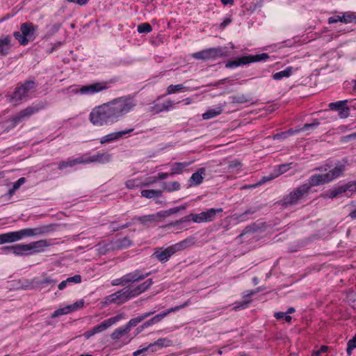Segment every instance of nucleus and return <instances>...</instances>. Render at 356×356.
I'll use <instances>...</instances> for the list:
<instances>
[{
    "instance_id": "57",
    "label": "nucleus",
    "mask_w": 356,
    "mask_h": 356,
    "mask_svg": "<svg viewBox=\"0 0 356 356\" xmlns=\"http://www.w3.org/2000/svg\"><path fill=\"white\" fill-rule=\"evenodd\" d=\"M180 189V184L178 181H172L170 184L168 192H172Z\"/></svg>"
},
{
    "instance_id": "48",
    "label": "nucleus",
    "mask_w": 356,
    "mask_h": 356,
    "mask_svg": "<svg viewBox=\"0 0 356 356\" xmlns=\"http://www.w3.org/2000/svg\"><path fill=\"white\" fill-rule=\"evenodd\" d=\"M192 220V214L191 215H188V216H186L178 220H176L173 222L171 223V225L172 226H178L181 223H184V222H189Z\"/></svg>"
},
{
    "instance_id": "2",
    "label": "nucleus",
    "mask_w": 356,
    "mask_h": 356,
    "mask_svg": "<svg viewBox=\"0 0 356 356\" xmlns=\"http://www.w3.org/2000/svg\"><path fill=\"white\" fill-rule=\"evenodd\" d=\"M136 103L130 96L114 99L94 108L89 115L90 122L97 127L117 122L125 114L132 111Z\"/></svg>"
},
{
    "instance_id": "34",
    "label": "nucleus",
    "mask_w": 356,
    "mask_h": 356,
    "mask_svg": "<svg viewBox=\"0 0 356 356\" xmlns=\"http://www.w3.org/2000/svg\"><path fill=\"white\" fill-rule=\"evenodd\" d=\"M192 163H193V161L184 162V163H180V162L175 163L172 166V172L171 173V175H175L176 173H177V174L181 173L183 168L190 165Z\"/></svg>"
},
{
    "instance_id": "64",
    "label": "nucleus",
    "mask_w": 356,
    "mask_h": 356,
    "mask_svg": "<svg viewBox=\"0 0 356 356\" xmlns=\"http://www.w3.org/2000/svg\"><path fill=\"white\" fill-rule=\"evenodd\" d=\"M347 346H349V348H356V334L348 341Z\"/></svg>"
},
{
    "instance_id": "26",
    "label": "nucleus",
    "mask_w": 356,
    "mask_h": 356,
    "mask_svg": "<svg viewBox=\"0 0 356 356\" xmlns=\"http://www.w3.org/2000/svg\"><path fill=\"white\" fill-rule=\"evenodd\" d=\"M174 102L170 100L165 101L162 104H155L152 107V110L155 113H159L165 111H169L172 107Z\"/></svg>"
},
{
    "instance_id": "21",
    "label": "nucleus",
    "mask_w": 356,
    "mask_h": 356,
    "mask_svg": "<svg viewBox=\"0 0 356 356\" xmlns=\"http://www.w3.org/2000/svg\"><path fill=\"white\" fill-rule=\"evenodd\" d=\"M56 282V280H54L50 277H44L41 280H39L38 279H34L33 280L34 287H38L40 289H43L47 286H54Z\"/></svg>"
},
{
    "instance_id": "27",
    "label": "nucleus",
    "mask_w": 356,
    "mask_h": 356,
    "mask_svg": "<svg viewBox=\"0 0 356 356\" xmlns=\"http://www.w3.org/2000/svg\"><path fill=\"white\" fill-rule=\"evenodd\" d=\"M205 172L204 168H200L197 172H194L191 177L190 181L194 186L200 185L203 181L202 175Z\"/></svg>"
},
{
    "instance_id": "55",
    "label": "nucleus",
    "mask_w": 356,
    "mask_h": 356,
    "mask_svg": "<svg viewBox=\"0 0 356 356\" xmlns=\"http://www.w3.org/2000/svg\"><path fill=\"white\" fill-rule=\"evenodd\" d=\"M67 283L79 284L81 282V276L80 275H75L66 279Z\"/></svg>"
},
{
    "instance_id": "45",
    "label": "nucleus",
    "mask_w": 356,
    "mask_h": 356,
    "mask_svg": "<svg viewBox=\"0 0 356 356\" xmlns=\"http://www.w3.org/2000/svg\"><path fill=\"white\" fill-rule=\"evenodd\" d=\"M83 305H84V300L81 299V300L76 301V302H74L72 305H69L67 306H68V307H70L69 309L71 313V312H75V311L78 310L79 309L83 307Z\"/></svg>"
},
{
    "instance_id": "13",
    "label": "nucleus",
    "mask_w": 356,
    "mask_h": 356,
    "mask_svg": "<svg viewBox=\"0 0 356 356\" xmlns=\"http://www.w3.org/2000/svg\"><path fill=\"white\" fill-rule=\"evenodd\" d=\"M348 100L338 101L330 103L328 106L332 111H337L341 118H346L350 115V108L346 104Z\"/></svg>"
},
{
    "instance_id": "19",
    "label": "nucleus",
    "mask_w": 356,
    "mask_h": 356,
    "mask_svg": "<svg viewBox=\"0 0 356 356\" xmlns=\"http://www.w3.org/2000/svg\"><path fill=\"white\" fill-rule=\"evenodd\" d=\"M133 131H134V129H129L124 130V131H120L111 133L108 135L103 136L100 139V143L102 144H104L106 143H109V142H112L114 140H117L120 139V138H122L125 134H129V133L132 132Z\"/></svg>"
},
{
    "instance_id": "33",
    "label": "nucleus",
    "mask_w": 356,
    "mask_h": 356,
    "mask_svg": "<svg viewBox=\"0 0 356 356\" xmlns=\"http://www.w3.org/2000/svg\"><path fill=\"white\" fill-rule=\"evenodd\" d=\"M128 332H129V330L125 327V325H124V326L120 327L116 329L115 330H114L111 333V337L112 339L117 341V340L120 339L122 336L127 334Z\"/></svg>"
},
{
    "instance_id": "63",
    "label": "nucleus",
    "mask_w": 356,
    "mask_h": 356,
    "mask_svg": "<svg viewBox=\"0 0 356 356\" xmlns=\"http://www.w3.org/2000/svg\"><path fill=\"white\" fill-rule=\"evenodd\" d=\"M155 215L156 216V220H158V218L160 217L165 218L170 216L168 210L161 211L155 213Z\"/></svg>"
},
{
    "instance_id": "1",
    "label": "nucleus",
    "mask_w": 356,
    "mask_h": 356,
    "mask_svg": "<svg viewBox=\"0 0 356 356\" xmlns=\"http://www.w3.org/2000/svg\"><path fill=\"white\" fill-rule=\"evenodd\" d=\"M348 163L346 159L342 161H337L334 164V168L325 174H315L309 179L307 184H302L290 192L288 195L278 201L277 204L283 207L293 206L300 202V201L307 197L309 191L312 187L324 185L332 182L334 179L343 175L346 170V166ZM333 166L332 162L326 163L324 165L316 167L314 169L316 171L326 172Z\"/></svg>"
},
{
    "instance_id": "12",
    "label": "nucleus",
    "mask_w": 356,
    "mask_h": 356,
    "mask_svg": "<svg viewBox=\"0 0 356 356\" xmlns=\"http://www.w3.org/2000/svg\"><path fill=\"white\" fill-rule=\"evenodd\" d=\"M151 274V272L143 273L141 270L136 269L131 273L125 274L122 282H126L127 284H134L144 280Z\"/></svg>"
},
{
    "instance_id": "58",
    "label": "nucleus",
    "mask_w": 356,
    "mask_h": 356,
    "mask_svg": "<svg viewBox=\"0 0 356 356\" xmlns=\"http://www.w3.org/2000/svg\"><path fill=\"white\" fill-rule=\"evenodd\" d=\"M26 181V178L21 177L17 181L13 183V188L14 189L17 190L23 184H24Z\"/></svg>"
},
{
    "instance_id": "47",
    "label": "nucleus",
    "mask_w": 356,
    "mask_h": 356,
    "mask_svg": "<svg viewBox=\"0 0 356 356\" xmlns=\"http://www.w3.org/2000/svg\"><path fill=\"white\" fill-rule=\"evenodd\" d=\"M274 316L275 317L276 319H278V320L284 318V320L287 323H291V319H292L291 316L287 315L286 312H282L275 313Z\"/></svg>"
},
{
    "instance_id": "36",
    "label": "nucleus",
    "mask_w": 356,
    "mask_h": 356,
    "mask_svg": "<svg viewBox=\"0 0 356 356\" xmlns=\"http://www.w3.org/2000/svg\"><path fill=\"white\" fill-rule=\"evenodd\" d=\"M259 230H260V227L256 223H252L246 226L237 238H242L247 234L257 232Z\"/></svg>"
},
{
    "instance_id": "3",
    "label": "nucleus",
    "mask_w": 356,
    "mask_h": 356,
    "mask_svg": "<svg viewBox=\"0 0 356 356\" xmlns=\"http://www.w3.org/2000/svg\"><path fill=\"white\" fill-rule=\"evenodd\" d=\"M50 231L49 226H42L36 228H26L16 232H10L0 234V245L6 243H13L21 240L25 236H32L43 234Z\"/></svg>"
},
{
    "instance_id": "53",
    "label": "nucleus",
    "mask_w": 356,
    "mask_h": 356,
    "mask_svg": "<svg viewBox=\"0 0 356 356\" xmlns=\"http://www.w3.org/2000/svg\"><path fill=\"white\" fill-rule=\"evenodd\" d=\"M328 349V346H321L320 348L313 351L312 356H320L322 353H326Z\"/></svg>"
},
{
    "instance_id": "38",
    "label": "nucleus",
    "mask_w": 356,
    "mask_h": 356,
    "mask_svg": "<svg viewBox=\"0 0 356 356\" xmlns=\"http://www.w3.org/2000/svg\"><path fill=\"white\" fill-rule=\"evenodd\" d=\"M329 197L331 199H334L337 197L338 195L346 193V188H343V186H339L335 188L330 189L329 191Z\"/></svg>"
},
{
    "instance_id": "28",
    "label": "nucleus",
    "mask_w": 356,
    "mask_h": 356,
    "mask_svg": "<svg viewBox=\"0 0 356 356\" xmlns=\"http://www.w3.org/2000/svg\"><path fill=\"white\" fill-rule=\"evenodd\" d=\"M133 220H138L141 224H143L144 225L151 224V223H153V222L157 221L156 216L155 215V213L150 214V215H145V216H135L133 218Z\"/></svg>"
},
{
    "instance_id": "46",
    "label": "nucleus",
    "mask_w": 356,
    "mask_h": 356,
    "mask_svg": "<svg viewBox=\"0 0 356 356\" xmlns=\"http://www.w3.org/2000/svg\"><path fill=\"white\" fill-rule=\"evenodd\" d=\"M183 88H184V86L182 84L170 85L167 88V94L170 95L175 93L177 91L181 90Z\"/></svg>"
},
{
    "instance_id": "11",
    "label": "nucleus",
    "mask_w": 356,
    "mask_h": 356,
    "mask_svg": "<svg viewBox=\"0 0 356 356\" xmlns=\"http://www.w3.org/2000/svg\"><path fill=\"white\" fill-rule=\"evenodd\" d=\"M176 253V251L172 245L163 249V248H156L152 254V257L156 258L161 263L167 262L172 255Z\"/></svg>"
},
{
    "instance_id": "32",
    "label": "nucleus",
    "mask_w": 356,
    "mask_h": 356,
    "mask_svg": "<svg viewBox=\"0 0 356 356\" xmlns=\"http://www.w3.org/2000/svg\"><path fill=\"white\" fill-rule=\"evenodd\" d=\"M292 72L293 67H288L284 70L275 73L273 75V79L276 81L281 80L284 77H289L292 74Z\"/></svg>"
},
{
    "instance_id": "44",
    "label": "nucleus",
    "mask_w": 356,
    "mask_h": 356,
    "mask_svg": "<svg viewBox=\"0 0 356 356\" xmlns=\"http://www.w3.org/2000/svg\"><path fill=\"white\" fill-rule=\"evenodd\" d=\"M137 29L140 33H148L152 31V28L149 23H142L138 26Z\"/></svg>"
},
{
    "instance_id": "15",
    "label": "nucleus",
    "mask_w": 356,
    "mask_h": 356,
    "mask_svg": "<svg viewBox=\"0 0 356 356\" xmlns=\"http://www.w3.org/2000/svg\"><path fill=\"white\" fill-rule=\"evenodd\" d=\"M83 156V163H108L111 159V155L108 152H98L97 154L89 156L86 157Z\"/></svg>"
},
{
    "instance_id": "25",
    "label": "nucleus",
    "mask_w": 356,
    "mask_h": 356,
    "mask_svg": "<svg viewBox=\"0 0 356 356\" xmlns=\"http://www.w3.org/2000/svg\"><path fill=\"white\" fill-rule=\"evenodd\" d=\"M154 313H155V311L146 312L138 317L133 318L125 325V327L129 331L131 327L136 326L139 323H140L141 321H143L144 319L149 317V316L154 314Z\"/></svg>"
},
{
    "instance_id": "5",
    "label": "nucleus",
    "mask_w": 356,
    "mask_h": 356,
    "mask_svg": "<svg viewBox=\"0 0 356 356\" xmlns=\"http://www.w3.org/2000/svg\"><path fill=\"white\" fill-rule=\"evenodd\" d=\"M229 51L227 47H216L208 48L192 54V57L196 60L203 61L216 60L219 58L227 57Z\"/></svg>"
},
{
    "instance_id": "41",
    "label": "nucleus",
    "mask_w": 356,
    "mask_h": 356,
    "mask_svg": "<svg viewBox=\"0 0 356 356\" xmlns=\"http://www.w3.org/2000/svg\"><path fill=\"white\" fill-rule=\"evenodd\" d=\"M250 100L251 99L245 95H236L232 97V102L234 104H244Z\"/></svg>"
},
{
    "instance_id": "18",
    "label": "nucleus",
    "mask_w": 356,
    "mask_h": 356,
    "mask_svg": "<svg viewBox=\"0 0 356 356\" xmlns=\"http://www.w3.org/2000/svg\"><path fill=\"white\" fill-rule=\"evenodd\" d=\"M338 22L346 24L356 22V15L353 13H344L342 16L337 15L328 18L329 24H334Z\"/></svg>"
},
{
    "instance_id": "24",
    "label": "nucleus",
    "mask_w": 356,
    "mask_h": 356,
    "mask_svg": "<svg viewBox=\"0 0 356 356\" xmlns=\"http://www.w3.org/2000/svg\"><path fill=\"white\" fill-rule=\"evenodd\" d=\"M195 240L193 237H188L177 243L172 245V246L177 252L192 246L195 244Z\"/></svg>"
},
{
    "instance_id": "43",
    "label": "nucleus",
    "mask_w": 356,
    "mask_h": 356,
    "mask_svg": "<svg viewBox=\"0 0 356 356\" xmlns=\"http://www.w3.org/2000/svg\"><path fill=\"white\" fill-rule=\"evenodd\" d=\"M132 244L131 241L127 236L124 237L123 238L119 239L118 241V246L121 248H127L131 246Z\"/></svg>"
},
{
    "instance_id": "35",
    "label": "nucleus",
    "mask_w": 356,
    "mask_h": 356,
    "mask_svg": "<svg viewBox=\"0 0 356 356\" xmlns=\"http://www.w3.org/2000/svg\"><path fill=\"white\" fill-rule=\"evenodd\" d=\"M222 109L221 107H218L216 108L208 110L207 112L203 113L202 118L204 120H209L222 113Z\"/></svg>"
},
{
    "instance_id": "30",
    "label": "nucleus",
    "mask_w": 356,
    "mask_h": 356,
    "mask_svg": "<svg viewBox=\"0 0 356 356\" xmlns=\"http://www.w3.org/2000/svg\"><path fill=\"white\" fill-rule=\"evenodd\" d=\"M320 124V122L318 121V120H314L313 122L312 123H307L305 124L304 126L299 129H290L289 132L290 134H295V133H299L300 131H305L309 129H316L318 125Z\"/></svg>"
},
{
    "instance_id": "60",
    "label": "nucleus",
    "mask_w": 356,
    "mask_h": 356,
    "mask_svg": "<svg viewBox=\"0 0 356 356\" xmlns=\"http://www.w3.org/2000/svg\"><path fill=\"white\" fill-rule=\"evenodd\" d=\"M123 279H124V275L122 277H121L120 278H118V279L113 280L112 282H111V284L113 286H117V285L124 286V285H127L126 282H122Z\"/></svg>"
},
{
    "instance_id": "39",
    "label": "nucleus",
    "mask_w": 356,
    "mask_h": 356,
    "mask_svg": "<svg viewBox=\"0 0 356 356\" xmlns=\"http://www.w3.org/2000/svg\"><path fill=\"white\" fill-rule=\"evenodd\" d=\"M136 181L134 179H130L125 182V186L129 189H134L136 187H143V186H147L150 184L156 182V179L153 180L150 183H141L140 184H136Z\"/></svg>"
},
{
    "instance_id": "8",
    "label": "nucleus",
    "mask_w": 356,
    "mask_h": 356,
    "mask_svg": "<svg viewBox=\"0 0 356 356\" xmlns=\"http://www.w3.org/2000/svg\"><path fill=\"white\" fill-rule=\"evenodd\" d=\"M36 87V83L34 81L29 80L24 82V84L17 87L15 91L8 97H10V102H18L22 100L26 96L29 90L34 89Z\"/></svg>"
},
{
    "instance_id": "49",
    "label": "nucleus",
    "mask_w": 356,
    "mask_h": 356,
    "mask_svg": "<svg viewBox=\"0 0 356 356\" xmlns=\"http://www.w3.org/2000/svg\"><path fill=\"white\" fill-rule=\"evenodd\" d=\"M204 211L198 214H192V220L196 223L203 222H205L204 220Z\"/></svg>"
},
{
    "instance_id": "22",
    "label": "nucleus",
    "mask_w": 356,
    "mask_h": 356,
    "mask_svg": "<svg viewBox=\"0 0 356 356\" xmlns=\"http://www.w3.org/2000/svg\"><path fill=\"white\" fill-rule=\"evenodd\" d=\"M83 163V156H81L74 159H68L67 161H62L58 163V168L60 170L69 168L73 167L78 164Z\"/></svg>"
},
{
    "instance_id": "4",
    "label": "nucleus",
    "mask_w": 356,
    "mask_h": 356,
    "mask_svg": "<svg viewBox=\"0 0 356 356\" xmlns=\"http://www.w3.org/2000/svg\"><path fill=\"white\" fill-rule=\"evenodd\" d=\"M38 29V26L32 22H24L21 24L19 31L13 33V36L20 45L26 46L36 38Z\"/></svg>"
},
{
    "instance_id": "16",
    "label": "nucleus",
    "mask_w": 356,
    "mask_h": 356,
    "mask_svg": "<svg viewBox=\"0 0 356 356\" xmlns=\"http://www.w3.org/2000/svg\"><path fill=\"white\" fill-rule=\"evenodd\" d=\"M3 250L6 252H13L15 255H29L31 254L29 252V247L28 244H17L10 246H5Z\"/></svg>"
},
{
    "instance_id": "62",
    "label": "nucleus",
    "mask_w": 356,
    "mask_h": 356,
    "mask_svg": "<svg viewBox=\"0 0 356 356\" xmlns=\"http://www.w3.org/2000/svg\"><path fill=\"white\" fill-rule=\"evenodd\" d=\"M61 28V24L57 23L51 26L50 29L51 34H54L57 33L60 29Z\"/></svg>"
},
{
    "instance_id": "54",
    "label": "nucleus",
    "mask_w": 356,
    "mask_h": 356,
    "mask_svg": "<svg viewBox=\"0 0 356 356\" xmlns=\"http://www.w3.org/2000/svg\"><path fill=\"white\" fill-rule=\"evenodd\" d=\"M343 188H346V192L347 191L355 192L356 191V181H349L345 185H343Z\"/></svg>"
},
{
    "instance_id": "14",
    "label": "nucleus",
    "mask_w": 356,
    "mask_h": 356,
    "mask_svg": "<svg viewBox=\"0 0 356 356\" xmlns=\"http://www.w3.org/2000/svg\"><path fill=\"white\" fill-rule=\"evenodd\" d=\"M124 318V314H119L116 315L115 316H113L111 318H109L103 322H102L100 324L95 326L92 327V330L95 332V334L102 332L104 330H106L107 328H108L112 325L115 324L118 321H120Z\"/></svg>"
},
{
    "instance_id": "51",
    "label": "nucleus",
    "mask_w": 356,
    "mask_h": 356,
    "mask_svg": "<svg viewBox=\"0 0 356 356\" xmlns=\"http://www.w3.org/2000/svg\"><path fill=\"white\" fill-rule=\"evenodd\" d=\"M24 116L22 115V114L21 113V112H19L17 115H16L15 116L13 117L11 119H10V122H12V126L14 127H15L17 124H19L23 119H24Z\"/></svg>"
},
{
    "instance_id": "7",
    "label": "nucleus",
    "mask_w": 356,
    "mask_h": 356,
    "mask_svg": "<svg viewBox=\"0 0 356 356\" xmlns=\"http://www.w3.org/2000/svg\"><path fill=\"white\" fill-rule=\"evenodd\" d=\"M132 298L134 297L132 296L131 289H123L106 296L102 303L103 306H107L111 303L120 305L127 302Z\"/></svg>"
},
{
    "instance_id": "40",
    "label": "nucleus",
    "mask_w": 356,
    "mask_h": 356,
    "mask_svg": "<svg viewBox=\"0 0 356 356\" xmlns=\"http://www.w3.org/2000/svg\"><path fill=\"white\" fill-rule=\"evenodd\" d=\"M283 173V171H282L280 172V174ZM280 175L279 174H276V175H273L271 174L269 176H264L257 183L254 184H251V187H257V186H259L264 184H265L266 182L268 181H270L273 179H275V177H277L278 175Z\"/></svg>"
},
{
    "instance_id": "52",
    "label": "nucleus",
    "mask_w": 356,
    "mask_h": 356,
    "mask_svg": "<svg viewBox=\"0 0 356 356\" xmlns=\"http://www.w3.org/2000/svg\"><path fill=\"white\" fill-rule=\"evenodd\" d=\"M169 343H170V340H168L166 338H163V339H159L158 340H156L152 344H153V347L154 346H160V347H163V346H168Z\"/></svg>"
},
{
    "instance_id": "17",
    "label": "nucleus",
    "mask_w": 356,
    "mask_h": 356,
    "mask_svg": "<svg viewBox=\"0 0 356 356\" xmlns=\"http://www.w3.org/2000/svg\"><path fill=\"white\" fill-rule=\"evenodd\" d=\"M12 48V37L10 35H2L0 38V56L8 55Z\"/></svg>"
},
{
    "instance_id": "59",
    "label": "nucleus",
    "mask_w": 356,
    "mask_h": 356,
    "mask_svg": "<svg viewBox=\"0 0 356 356\" xmlns=\"http://www.w3.org/2000/svg\"><path fill=\"white\" fill-rule=\"evenodd\" d=\"M185 209H186V206H179V207L171 208V209H168V211H169L170 215H172V214L177 213L179 211L184 210Z\"/></svg>"
},
{
    "instance_id": "23",
    "label": "nucleus",
    "mask_w": 356,
    "mask_h": 356,
    "mask_svg": "<svg viewBox=\"0 0 356 356\" xmlns=\"http://www.w3.org/2000/svg\"><path fill=\"white\" fill-rule=\"evenodd\" d=\"M30 254L37 253L43 251L44 247L48 245L46 240H40L29 243Z\"/></svg>"
},
{
    "instance_id": "50",
    "label": "nucleus",
    "mask_w": 356,
    "mask_h": 356,
    "mask_svg": "<svg viewBox=\"0 0 356 356\" xmlns=\"http://www.w3.org/2000/svg\"><path fill=\"white\" fill-rule=\"evenodd\" d=\"M257 211V209H254V208H250V209H247L244 213H243L242 214L239 215L238 216L236 217V220L238 221V222H243L244 221V216L247 214H253L255 212Z\"/></svg>"
},
{
    "instance_id": "56",
    "label": "nucleus",
    "mask_w": 356,
    "mask_h": 356,
    "mask_svg": "<svg viewBox=\"0 0 356 356\" xmlns=\"http://www.w3.org/2000/svg\"><path fill=\"white\" fill-rule=\"evenodd\" d=\"M152 347H153V344H149L147 346H146L142 349L137 350L136 351L134 352L133 356H138V355L147 352L149 349H150Z\"/></svg>"
},
{
    "instance_id": "29",
    "label": "nucleus",
    "mask_w": 356,
    "mask_h": 356,
    "mask_svg": "<svg viewBox=\"0 0 356 356\" xmlns=\"http://www.w3.org/2000/svg\"><path fill=\"white\" fill-rule=\"evenodd\" d=\"M204 221L205 222H211L212 220H213L216 218V216L217 213H222V208H219V209H208L207 211H204Z\"/></svg>"
},
{
    "instance_id": "20",
    "label": "nucleus",
    "mask_w": 356,
    "mask_h": 356,
    "mask_svg": "<svg viewBox=\"0 0 356 356\" xmlns=\"http://www.w3.org/2000/svg\"><path fill=\"white\" fill-rule=\"evenodd\" d=\"M153 284L152 279L149 278L146 280L142 284L138 285L136 287H135L133 289H131V292L132 293V296L134 298L137 297L142 293L147 291Z\"/></svg>"
},
{
    "instance_id": "9",
    "label": "nucleus",
    "mask_w": 356,
    "mask_h": 356,
    "mask_svg": "<svg viewBox=\"0 0 356 356\" xmlns=\"http://www.w3.org/2000/svg\"><path fill=\"white\" fill-rule=\"evenodd\" d=\"M190 304H191V300H188L180 305H177L174 307H171V308L167 309L166 311H164L163 312L154 316L151 319L145 322L140 326V329H145V327H147L153 324L159 323L160 321H161L164 317H165L170 313L180 310L183 308H185V307H188Z\"/></svg>"
},
{
    "instance_id": "31",
    "label": "nucleus",
    "mask_w": 356,
    "mask_h": 356,
    "mask_svg": "<svg viewBox=\"0 0 356 356\" xmlns=\"http://www.w3.org/2000/svg\"><path fill=\"white\" fill-rule=\"evenodd\" d=\"M141 196L146 198L161 197L162 191L159 190L147 189L141 191Z\"/></svg>"
},
{
    "instance_id": "10",
    "label": "nucleus",
    "mask_w": 356,
    "mask_h": 356,
    "mask_svg": "<svg viewBox=\"0 0 356 356\" xmlns=\"http://www.w3.org/2000/svg\"><path fill=\"white\" fill-rule=\"evenodd\" d=\"M113 80L109 81H102L83 86L79 90V92L83 95H92L102 92L110 88V84L113 83Z\"/></svg>"
},
{
    "instance_id": "61",
    "label": "nucleus",
    "mask_w": 356,
    "mask_h": 356,
    "mask_svg": "<svg viewBox=\"0 0 356 356\" xmlns=\"http://www.w3.org/2000/svg\"><path fill=\"white\" fill-rule=\"evenodd\" d=\"M241 165V163L240 161H238L237 160H234V161H232L229 163L228 167H229V169H234V168H238Z\"/></svg>"
},
{
    "instance_id": "42",
    "label": "nucleus",
    "mask_w": 356,
    "mask_h": 356,
    "mask_svg": "<svg viewBox=\"0 0 356 356\" xmlns=\"http://www.w3.org/2000/svg\"><path fill=\"white\" fill-rule=\"evenodd\" d=\"M70 307H68V306H65L63 308H59L58 309H56L51 316V317L52 318H55L56 317H58L61 315H65V314H70V309H69Z\"/></svg>"
},
{
    "instance_id": "6",
    "label": "nucleus",
    "mask_w": 356,
    "mask_h": 356,
    "mask_svg": "<svg viewBox=\"0 0 356 356\" xmlns=\"http://www.w3.org/2000/svg\"><path fill=\"white\" fill-rule=\"evenodd\" d=\"M269 58V55L266 53H262L256 55H248L238 58L234 60H229L225 63L227 68H234L243 65H247L251 63L265 61Z\"/></svg>"
},
{
    "instance_id": "37",
    "label": "nucleus",
    "mask_w": 356,
    "mask_h": 356,
    "mask_svg": "<svg viewBox=\"0 0 356 356\" xmlns=\"http://www.w3.org/2000/svg\"><path fill=\"white\" fill-rule=\"evenodd\" d=\"M41 107L38 106H29L26 108L22 110L20 112L24 116V118L29 117L33 114L38 112L40 110Z\"/></svg>"
}]
</instances>
